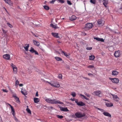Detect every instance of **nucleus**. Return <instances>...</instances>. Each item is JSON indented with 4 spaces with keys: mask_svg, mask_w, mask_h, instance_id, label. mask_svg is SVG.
Masks as SVG:
<instances>
[{
    "mask_svg": "<svg viewBox=\"0 0 122 122\" xmlns=\"http://www.w3.org/2000/svg\"><path fill=\"white\" fill-rule=\"evenodd\" d=\"M85 95L88 97H89L90 96V95L89 94L87 93L86 92H85L84 93Z\"/></svg>",
    "mask_w": 122,
    "mask_h": 122,
    "instance_id": "45",
    "label": "nucleus"
},
{
    "mask_svg": "<svg viewBox=\"0 0 122 122\" xmlns=\"http://www.w3.org/2000/svg\"><path fill=\"white\" fill-rule=\"evenodd\" d=\"M3 57L6 60H10V56L9 54H6L3 55Z\"/></svg>",
    "mask_w": 122,
    "mask_h": 122,
    "instance_id": "8",
    "label": "nucleus"
},
{
    "mask_svg": "<svg viewBox=\"0 0 122 122\" xmlns=\"http://www.w3.org/2000/svg\"><path fill=\"white\" fill-rule=\"evenodd\" d=\"M44 8L46 10H49V6H46L45 5L44 6Z\"/></svg>",
    "mask_w": 122,
    "mask_h": 122,
    "instance_id": "37",
    "label": "nucleus"
},
{
    "mask_svg": "<svg viewBox=\"0 0 122 122\" xmlns=\"http://www.w3.org/2000/svg\"><path fill=\"white\" fill-rule=\"evenodd\" d=\"M2 31L3 32V33H4V34H6L7 32V31H6V30H5L3 29H2Z\"/></svg>",
    "mask_w": 122,
    "mask_h": 122,
    "instance_id": "49",
    "label": "nucleus"
},
{
    "mask_svg": "<svg viewBox=\"0 0 122 122\" xmlns=\"http://www.w3.org/2000/svg\"><path fill=\"white\" fill-rule=\"evenodd\" d=\"M36 50H35L32 47H31V49L29 50V51L31 53H33L35 52Z\"/></svg>",
    "mask_w": 122,
    "mask_h": 122,
    "instance_id": "29",
    "label": "nucleus"
},
{
    "mask_svg": "<svg viewBox=\"0 0 122 122\" xmlns=\"http://www.w3.org/2000/svg\"><path fill=\"white\" fill-rule=\"evenodd\" d=\"M97 108V109L101 111L102 112H103L104 111V110L103 109H100L99 108Z\"/></svg>",
    "mask_w": 122,
    "mask_h": 122,
    "instance_id": "51",
    "label": "nucleus"
},
{
    "mask_svg": "<svg viewBox=\"0 0 122 122\" xmlns=\"http://www.w3.org/2000/svg\"><path fill=\"white\" fill-rule=\"evenodd\" d=\"M53 107H49V109H53Z\"/></svg>",
    "mask_w": 122,
    "mask_h": 122,
    "instance_id": "58",
    "label": "nucleus"
},
{
    "mask_svg": "<svg viewBox=\"0 0 122 122\" xmlns=\"http://www.w3.org/2000/svg\"><path fill=\"white\" fill-rule=\"evenodd\" d=\"M103 4L105 7H107V5L108 3V0H105L103 1Z\"/></svg>",
    "mask_w": 122,
    "mask_h": 122,
    "instance_id": "21",
    "label": "nucleus"
},
{
    "mask_svg": "<svg viewBox=\"0 0 122 122\" xmlns=\"http://www.w3.org/2000/svg\"><path fill=\"white\" fill-rule=\"evenodd\" d=\"M109 79L111 80L114 83H117L119 82V80L117 78H109Z\"/></svg>",
    "mask_w": 122,
    "mask_h": 122,
    "instance_id": "5",
    "label": "nucleus"
},
{
    "mask_svg": "<svg viewBox=\"0 0 122 122\" xmlns=\"http://www.w3.org/2000/svg\"><path fill=\"white\" fill-rule=\"evenodd\" d=\"M92 48V47H86V49L87 50H91Z\"/></svg>",
    "mask_w": 122,
    "mask_h": 122,
    "instance_id": "47",
    "label": "nucleus"
},
{
    "mask_svg": "<svg viewBox=\"0 0 122 122\" xmlns=\"http://www.w3.org/2000/svg\"><path fill=\"white\" fill-rule=\"evenodd\" d=\"M88 75L89 76H91V75L92 76L93 75L91 73H88Z\"/></svg>",
    "mask_w": 122,
    "mask_h": 122,
    "instance_id": "60",
    "label": "nucleus"
},
{
    "mask_svg": "<svg viewBox=\"0 0 122 122\" xmlns=\"http://www.w3.org/2000/svg\"><path fill=\"white\" fill-rule=\"evenodd\" d=\"M60 2L63 3L64 2V1L63 0H57Z\"/></svg>",
    "mask_w": 122,
    "mask_h": 122,
    "instance_id": "44",
    "label": "nucleus"
},
{
    "mask_svg": "<svg viewBox=\"0 0 122 122\" xmlns=\"http://www.w3.org/2000/svg\"><path fill=\"white\" fill-rule=\"evenodd\" d=\"M52 35L55 38H59L58 33L52 32L51 33Z\"/></svg>",
    "mask_w": 122,
    "mask_h": 122,
    "instance_id": "9",
    "label": "nucleus"
},
{
    "mask_svg": "<svg viewBox=\"0 0 122 122\" xmlns=\"http://www.w3.org/2000/svg\"><path fill=\"white\" fill-rule=\"evenodd\" d=\"M94 39L98 41H101L102 42L104 41V40L102 38H100L98 37H94Z\"/></svg>",
    "mask_w": 122,
    "mask_h": 122,
    "instance_id": "17",
    "label": "nucleus"
},
{
    "mask_svg": "<svg viewBox=\"0 0 122 122\" xmlns=\"http://www.w3.org/2000/svg\"><path fill=\"white\" fill-rule=\"evenodd\" d=\"M109 30H110L111 31H112V29H110V28L109 29Z\"/></svg>",
    "mask_w": 122,
    "mask_h": 122,
    "instance_id": "64",
    "label": "nucleus"
},
{
    "mask_svg": "<svg viewBox=\"0 0 122 122\" xmlns=\"http://www.w3.org/2000/svg\"><path fill=\"white\" fill-rule=\"evenodd\" d=\"M75 102L79 106H83L85 105V104L83 102L80 101L79 102L77 99L76 100Z\"/></svg>",
    "mask_w": 122,
    "mask_h": 122,
    "instance_id": "4",
    "label": "nucleus"
},
{
    "mask_svg": "<svg viewBox=\"0 0 122 122\" xmlns=\"http://www.w3.org/2000/svg\"><path fill=\"white\" fill-rule=\"evenodd\" d=\"M94 66L93 65H89L87 67L88 68H94Z\"/></svg>",
    "mask_w": 122,
    "mask_h": 122,
    "instance_id": "43",
    "label": "nucleus"
},
{
    "mask_svg": "<svg viewBox=\"0 0 122 122\" xmlns=\"http://www.w3.org/2000/svg\"><path fill=\"white\" fill-rule=\"evenodd\" d=\"M62 76L61 74H60L58 76V78L60 79H62Z\"/></svg>",
    "mask_w": 122,
    "mask_h": 122,
    "instance_id": "42",
    "label": "nucleus"
},
{
    "mask_svg": "<svg viewBox=\"0 0 122 122\" xmlns=\"http://www.w3.org/2000/svg\"><path fill=\"white\" fill-rule=\"evenodd\" d=\"M6 24L10 28H12L13 27V26L9 22L7 23Z\"/></svg>",
    "mask_w": 122,
    "mask_h": 122,
    "instance_id": "40",
    "label": "nucleus"
},
{
    "mask_svg": "<svg viewBox=\"0 0 122 122\" xmlns=\"http://www.w3.org/2000/svg\"><path fill=\"white\" fill-rule=\"evenodd\" d=\"M75 115L78 118H81L85 116V114L84 113L82 114L81 112H77L75 114Z\"/></svg>",
    "mask_w": 122,
    "mask_h": 122,
    "instance_id": "3",
    "label": "nucleus"
},
{
    "mask_svg": "<svg viewBox=\"0 0 122 122\" xmlns=\"http://www.w3.org/2000/svg\"><path fill=\"white\" fill-rule=\"evenodd\" d=\"M61 53H63L64 55L67 58H69V57L70 55L69 54H67L66 52H65L64 51H61Z\"/></svg>",
    "mask_w": 122,
    "mask_h": 122,
    "instance_id": "23",
    "label": "nucleus"
},
{
    "mask_svg": "<svg viewBox=\"0 0 122 122\" xmlns=\"http://www.w3.org/2000/svg\"><path fill=\"white\" fill-rule=\"evenodd\" d=\"M33 42L34 44V45L36 46H38L40 45V44L39 42L36 40H33Z\"/></svg>",
    "mask_w": 122,
    "mask_h": 122,
    "instance_id": "13",
    "label": "nucleus"
},
{
    "mask_svg": "<svg viewBox=\"0 0 122 122\" xmlns=\"http://www.w3.org/2000/svg\"><path fill=\"white\" fill-rule=\"evenodd\" d=\"M71 99L72 101H74L75 99L74 98H73V99Z\"/></svg>",
    "mask_w": 122,
    "mask_h": 122,
    "instance_id": "63",
    "label": "nucleus"
},
{
    "mask_svg": "<svg viewBox=\"0 0 122 122\" xmlns=\"http://www.w3.org/2000/svg\"><path fill=\"white\" fill-rule=\"evenodd\" d=\"M106 105L107 107H111L113 106V104L112 103L107 102L106 103Z\"/></svg>",
    "mask_w": 122,
    "mask_h": 122,
    "instance_id": "25",
    "label": "nucleus"
},
{
    "mask_svg": "<svg viewBox=\"0 0 122 122\" xmlns=\"http://www.w3.org/2000/svg\"><path fill=\"white\" fill-rule=\"evenodd\" d=\"M19 84V81L18 80L16 81H15V85H17Z\"/></svg>",
    "mask_w": 122,
    "mask_h": 122,
    "instance_id": "52",
    "label": "nucleus"
},
{
    "mask_svg": "<svg viewBox=\"0 0 122 122\" xmlns=\"http://www.w3.org/2000/svg\"><path fill=\"white\" fill-rule=\"evenodd\" d=\"M19 86H23V85L22 84H19Z\"/></svg>",
    "mask_w": 122,
    "mask_h": 122,
    "instance_id": "57",
    "label": "nucleus"
},
{
    "mask_svg": "<svg viewBox=\"0 0 122 122\" xmlns=\"http://www.w3.org/2000/svg\"><path fill=\"white\" fill-rule=\"evenodd\" d=\"M38 92H37L36 93V97H38Z\"/></svg>",
    "mask_w": 122,
    "mask_h": 122,
    "instance_id": "56",
    "label": "nucleus"
},
{
    "mask_svg": "<svg viewBox=\"0 0 122 122\" xmlns=\"http://www.w3.org/2000/svg\"><path fill=\"white\" fill-rule=\"evenodd\" d=\"M103 100L105 101H108L107 100H106L105 99H103Z\"/></svg>",
    "mask_w": 122,
    "mask_h": 122,
    "instance_id": "61",
    "label": "nucleus"
},
{
    "mask_svg": "<svg viewBox=\"0 0 122 122\" xmlns=\"http://www.w3.org/2000/svg\"><path fill=\"white\" fill-rule=\"evenodd\" d=\"M31 33H32V34L33 35V36H35V37H38V36H36V35H35V34L34 33H33V32H31Z\"/></svg>",
    "mask_w": 122,
    "mask_h": 122,
    "instance_id": "55",
    "label": "nucleus"
},
{
    "mask_svg": "<svg viewBox=\"0 0 122 122\" xmlns=\"http://www.w3.org/2000/svg\"><path fill=\"white\" fill-rule=\"evenodd\" d=\"M60 109L61 111H63L68 112L69 110L67 108H64L62 107H60Z\"/></svg>",
    "mask_w": 122,
    "mask_h": 122,
    "instance_id": "18",
    "label": "nucleus"
},
{
    "mask_svg": "<svg viewBox=\"0 0 122 122\" xmlns=\"http://www.w3.org/2000/svg\"><path fill=\"white\" fill-rule=\"evenodd\" d=\"M34 101L35 103H37L39 101V99L38 98L35 97L34 98Z\"/></svg>",
    "mask_w": 122,
    "mask_h": 122,
    "instance_id": "27",
    "label": "nucleus"
},
{
    "mask_svg": "<svg viewBox=\"0 0 122 122\" xmlns=\"http://www.w3.org/2000/svg\"><path fill=\"white\" fill-rule=\"evenodd\" d=\"M25 46L24 47V48L25 49V50L26 51H28V48L29 46V44H25Z\"/></svg>",
    "mask_w": 122,
    "mask_h": 122,
    "instance_id": "22",
    "label": "nucleus"
},
{
    "mask_svg": "<svg viewBox=\"0 0 122 122\" xmlns=\"http://www.w3.org/2000/svg\"><path fill=\"white\" fill-rule=\"evenodd\" d=\"M56 0H52L50 2V3L54 4Z\"/></svg>",
    "mask_w": 122,
    "mask_h": 122,
    "instance_id": "50",
    "label": "nucleus"
},
{
    "mask_svg": "<svg viewBox=\"0 0 122 122\" xmlns=\"http://www.w3.org/2000/svg\"><path fill=\"white\" fill-rule=\"evenodd\" d=\"M114 56L117 57H118L120 55L119 51H115L114 53Z\"/></svg>",
    "mask_w": 122,
    "mask_h": 122,
    "instance_id": "12",
    "label": "nucleus"
},
{
    "mask_svg": "<svg viewBox=\"0 0 122 122\" xmlns=\"http://www.w3.org/2000/svg\"><path fill=\"white\" fill-rule=\"evenodd\" d=\"M76 19V16L74 15H72L70 17V20L72 21L75 20Z\"/></svg>",
    "mask_w": 122,
    "mask_h": 122,
    "instance_id": "24",
    "label": "nucleus"
},
{
    "mask_svg": "<svg viewBox=\"0 0 122 122\" xmlns=\"http://www.w3.org/2000/svg\"><path fill=\"white\" fill-rule=\"evenodd\" d=\"M2 90L3 91V92H8V91L6 89H2Z\"/></svg>",
    "mask_w": 122,
    "mask_h": 122,
    "instance_id": "48",
    "label": "nucleus"
},
{
    "mask_svg": "<svg viewBox=\"0 0 122 122\" xmlns=\"http://www.w3.org/2000/svg\"><path fill=\"white\" fill-rule=\"evenodd\" d=\"M15 120L16 121H18V119L16 118L15 117Z\"/></svg>",
    "mask_w": 122,
    "mask_h": 122,
    "instance_id": "59",
    "label": "nucleus"
},
{
    "mask_svg": "<svg viewBox=\"0 0 122 122\" xmlns=\"http://www.w3.org/2000/svg\"><path fill=\"white\" fill-rule=\"evenodd\" d=\"M95 58V57L94 56H89V59L90 60H93Z\"/></svg>",
    "mask_w": 122,
    "mask_h": 122,
    "instance_id": "32",
    "label": "nucleus"
},
{
    "mask_svg": "<svg viewBox=\"0 0 122 122\" xmlns=\"http://www.w3.org/2000/svg\"><path fill=\"white\" fill-rule=\"evenodd\" d=\"M50 26L51 27L55 29H58L59 28L57 26V24L54 25L52 24H50Z\"/></svg>",
    "mask_w": 122,
    "mask_h": 122,
    "instance_id": "19",
    "label": "nucleus"
},
{
    "mask_svg": "<svg viewBox=\"0 0 122 122\" xmlns=\"http://www.w3.org/2000/svg\"><path fill=\"white\" fill-rule=\"evenodd\" d=\"M93 26V25L91 23H87L86 24L85 27L84 28L85 30H89V29L91 28Z\"/></svg>",
    "mask_w": 122,
    "mask_h": 122,
    "instance_id": "2",
    "label": "nucleus"
},
{
    "mask_svg": "<svg viewBox=\"0 0 122 122\" xmlns=\"http://www.w3.org/2000/svg\"><path fill=\"white\" fill-rule=\"evenodd\" d=\"M67 3L70 5H71L72 4V3L71 2L68 0L67 1Z\"/></svg>",
    "mask_w": 122,
    "mask_h": 122,
    "instance_id": "46",
    "label": "nucleus"
},
{
    "mask_svg": "<svg viewBox=\"0 0 122 122\" xmlns=\"http://www.w3.org/2000/svg\"><path fill=\"white\" fill-rule=\"evenodd\" d=\"M12 96L13 97L15 98V99L16 101V102L19 103H20V101L19 100V98L16 96V94H15L13 95Z\"/></svg>",
    "mask_w": 122,
    "mask_h": 122,
    "instance_id": "10",
    "label": "nucleus"
},
{
    "mask_svg": "<svg viewBox=\"0 0 122 122\" xmlns=\"http://www.w3.org/2000/svg\"><path fill=\"white\" fill-rule=\"evenodd\" d=\"M51 99L50 98H47L45 100L46 101L47 103H50Z\"/></svg>",
    "mask_w": 122,
    "mask_h": 122,
    "instance_id": "31",
    "label": "nucleus"
},
{
    "mask_svg": "<svg viewBox=\"0 0 122 122\" xmlns=\"http://www.w3.org/2000/svg\"><path fill=\"white\" fill-rule=\"evenodd\" d=\"M5 2L8 4L11 5L12 4V2L10 0H3Z\"/></svg>",
    "mask_w": 122,
    "mask_h": 122,
    "instance_id": "20",
    "label": "nucleus"
},
{
    "mask_svg": "<svg viewBox=\"0 0 122 122\" xmlns=\"http://www.w3.org/2000/svg\"><path fill=\"white\" fill-rule=\"evenodd\" d=\"M57 116L58 118L60 119H61L63 117V116L62 115H57Z\"/></svg>",
    "mask_w": 122,
    "mask_h": 122,
    "instance_id": "41",
    "label": "nucleus"
},
{
    "mask_svg": "<svg viewBox=\"0 0 122 122\" xmlns=\"http://www.w3.org/2000/svg\"><path fill=\"white\" fill-rule=\"evenodd\" d=\"M118 72L116 71H112V75L114 76H116L118 74Z\"/></svg>",
    "mask_w": 122,
    "mask_h": 122,
    "instance_id": "26",
    "label": "nucleus"
},
{
    "mask_svg": "<svg viewBox=\"0 0 122 122\" xmlns=\"http://www.w3.org/2000/svg\"><path fill=\"white\" fill-rule=\"evenodd\" d=\"M34 53L35 55H39V54L36 51H35V52H34Z\"/></svg>",
    "mask_w": 122,
    "mask_h": 122,
    "instance_id": "54",
    "label": "nucleus"
},
{
    "mask_svg": "<svg viewBox=\"0 0 122 122\" xmlns=\"http://www.w3.org/2000/svg\"><path fill=\"white\" fill-rule=\"evenodd\" d=\"M81 34L82 35L85 36L86 34L84 32H81Z\"/></svg>",
    "mask_w": 122,
    "mask_h": 122,
    "instance_id": "53",
    "label": "nucleus"
},
{
    "mask_svg": "<svg viewBox=\"0 0 122 122\" xmlns=\"http://www.w3.org/2000/svg\"><path fill=\"white\" fill-rule=\"evenodd\" d=\"M51 85L53 87H59L60 86V84L57 82L54 83V84H51Z\"/></svg>",
    "mask_w": 122,
    "mask_h": 122,
    "instance_id": "6",
    "label": "nucleus"
},
{
    "mask_svg": "<svg viewBox=\"0 0 122 122\" xmlns=\"http://www.w3.org/2000/svg\"><path fill=\"white\" fill-rule=\"evenodd\" d=\"M90 2L92 4H95L96 3V0H90Z\"/></svg>",
    "mask_w": 122,
    "mask_h": 122,
    "instance_id": "36",
    "label": "nucleus"
},
{
    "mask_svg": "<svg viewBox=\"0 0 122 122\" xmlns=\"http://www.w3.org/2000/svg\"><path fill=\"white\" fill-rule=\"evenodd\" d=\"M47 82H48L49 84L51 85V84H53L51 83H50V82H49L47 81Z\"/></svg>",
    "mask_w": 122,
    "mask_h": 122,
    "instance_id": "62",
    "label": "nucleus"
},
{
    "mask_svg": "<svg viewBox=\"0 0 122 122\" xmlns=\"http://www.w3.org/2000/svg\"><path fill=\"white\" fill-rule=\"evenodd\" d=\"M103 114L104 115L106 116H108L110 117H111V115L107 112H104Z\"/></svg>",
    "mask_w": 122,
    "mask_h": 122,
    "instance_id": "15",
    "label": "nucleus"
},
{
    "mask_svg": "<svg viewBox=\"0 0 122 122\" xmlns=\"http://www.w3.org/2000/svg\"><path fill=\"white\" fill-rule=\"evenodd\" d=\"M113 96V98L114 99V100L117 101H118L119 100V98L117 97V95H112Z\"/></svg>",
    "mask_w": 122,
    "mask_h": 122,
    "instance_id": "16",
    "label": "nucleus"
},
{
    "mask_svg": "<svg viewBox=\"0 0 122 122\" xmlns=\"http://www.w3.org/2000/svg\"><path fill=\"white\" fill-rule=\"evenodd\" d=\"M80 95L81 96H82L83 97V98L86 99L87 100H88L89 99L87 97H85V96L82 94H80Z\"/></svg>",
    "mask_w": 122,
    "mask_h": 122,
    "instance_id": "35",
    "label": "nucleus"
},
{
    "mask_svg": "<svg viewBox=\"0 0 122 122\" xmlns=\"http://www.w3.org/2000/svg\"><path fill=\"white\" fill-rule=\"evenodd\" d=\"M10 106V108L11 109V112L12 114L14 116L15 115V111H14V108L10 104H8Z\"/></svg>",
    "mask_w": 122,
    "mask_h": 122,
    "instance_id": "14",
    "label": "nucleus"
},
{
    "mask_svg": "<svg viewBox=\"0 0 122 122\" xmlns=\"http://www.w3.org/2000/svg\"><path fill=\"white\" fill-rule=\"evenodd\" d=\"M51 104H63V103L60 101L58 100H56V99H51Z\"/></svg>",
    "mask_w": 122,
    "mask_h": 122,
    "instance_id": "1",
    "label": "nucleus"
},
{
    "mask_svg": "<svg viewBox=\"0 0 122 122\" xmlns=\"http://www.w3.org/2000/svg\"><path fill=\"white\" fill-rule=\"evenodd\" d=\"M55 58L57 61H61L62 60V59L60 57H55Z\"/></svg>",
    "mask_w": 122,
    "mask_h": 122,
    "instance_id": "30",
    "label": "nucleus"
},
{
    "mask_svg": "<svg viewBox=\"0 0 122 122\" xmlns=\"http://www.w3.org/2000/svg\"><path fill=\"white\" fill-rule=\"evenodd\" d=\"M101 92L99 91H94L93 93L94 94L93 95H95L96 96H99V95L101 94Z\"/></svg>",
    "mask_w": 122,
    "mask_h": 122,
    "instance_id": "11",
    "label": "nucleus"
},
{
    "mask_svg": "<svg viewBox=\"0 0 122 122\" xmlns=\"http://www.w3.org/2000/svg\"><path fill=\"white\" fill-rule=\"evenodd\" d=\"M21 92L24 95H27V93L26 92L25 90H23V91L22 90L21 91Z\"/></svg>",
    "mask_w": 122,
    "mask_h": 122,
    "instance_id": "34",
    "label": "nucleus"
},
{
    "mask_svg": "<svg viewBox=\"0 0 122 122\" xmlns=\"http://www.w3.org/2000/svg\"><path fill=\"white\" fill-rule=\"evenodd\" d=\"M97 23L101 26L103 25L104 24V21L102 19H99L97 21Z\"/></svg>",
    "mask_w": 122,
    "mask_h": 122,
    "instance_id": "7",
    "label": "nucleus"
},
{
    "mask_svg": "<svg viewBox=\"0 0 122 122\" xmlns=\"http://www.w3.org/2000/svg\"><path fill=\"white\" fill-rule=\"evenodd\" d=\"M10 65L13 69L16 67V66L15 65H14L12 63H11Z\"/></svg>",
    "mask_w": 122,
    "mask_h": 122,
    "instance_id": "38",
    "label": "nucleus"
},
{
    "mask_svg": "<svg viewBox=\"0 0 122 122\" xmlns=\"http://www.w3.org/2000/svg\"><path fill=\"white\" fill-rule=\"evenodd\" d=\"M71 95L73 97H75L76 95V94L74 92H72L71 94Z\"/></svg>",
    "mask_w": 122,
    "mask_h": 122,
    "instance_id": "39",
    "label": "nucleus"
},
{
    "mask_svg": "<svg viewBox=\"0 0 122 122\" xmlns=\"http://www.w3.org/2000/svg\"><path fill=\"white\" fill-rule=\"evenodd\" d=\"M26 111L27 112L29 113L30 114H31V111L28 108V106H27V108L26 109Z\"/></svg>",
    "mask_w": 122,
    "mask_h": 122,
    "instance_id": "33",
    "label": "nucleus"
},
{
    "mask_svg": "<svg viewBox=\"0 0 122 122\" xmlns=\"http://www.w3.org/2000/svg\"><path fill=\"white\" fill-rule=\"evenodd\" d=\"M13 72L14 74H16L17 73V67L14 68L13 69Z\"/></svg>",
    "mask_w": 122,
    "mask_h": 122,
    "instance_id": "28",
    "label": "nucleus"
}]
</instances>
